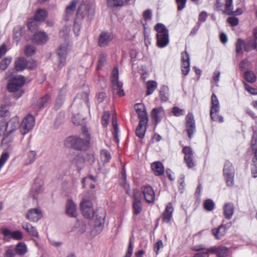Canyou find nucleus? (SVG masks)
I'll return each mask as SVG.
<instances>
[{
  "label": "nucleus",
  "instance_id": "obj_1",
  "mask_svg": "<svg viewBox=\"0 0 257 257\" xmlns=\"http://www.w3.org/2000/svg\"><path fill=\"white\" fill-rule=\"evenodd\" d=\"M134 108L138 115L140 121L136 130V135L140 139H143L147 130L149 121L148 114L145 106L141 103H136Z\"/></svg>",
  "mask_w": 257,
  "mask_h": 257
},
{
  "label": "nucleus",
  "instance_id": "obj_2",
  "mask_svg": "<svg viewBox=\"0 0 257 257\" xmlns=\"http://www.w3.org/2000/svg\"><path fill=\"white\" fill-rule=\"evenodd\" d=\"M83 133L84 135L87 136L85 139L75 136L69 137L65 141V146L78 151H84L87 150L89 147L90 138L86 128H83Z\"/></svg>",
  "mask_w": 257,
  "mask_h": 257
},
{
  "label": "nucleus",
  "instance_id": "obj_3",
  "mask_svg": "<svg viewBox=\"0 0 257 257\" xmlns=\"http://www.w3.org/2000/svg\"><path fill=\"white\" fill-rule=\"evenodd\" d=\"M25 83V77L20 75L13 76L9 80L7 88L10 92L14 93V97L16 98H20L24 93L22 87Z\"/></svg>",
  "mask_w": 257,
  "mask_h": 257
},
{
  "label": "nucleus",
  "instance_id": "obj_4",
  "mask_svg": "<svg viewBox=\"0 0 257 257\" xmlns=\"http://www.w3.org/2000/svg\"><path fill=\"white\" fill-rule=\"evenodd\" d=\"M220 110V105L218 99L216 95L213 93L211 96V101L210 110V115L211 119L213 121L223 122L224 121L223 117L219 115L218 113Z\"/></svg>",
  "mask_w": 257,
  "mask_h": 257
},
{
  "label": "nucleus",
  "instance_id": "obj_5",
  "mask_svg": "<svg viewBox=\"0 0 257 257\" xmlns=\"http://www.w3.org/2000/svg\"><path fill=\"white\" fill-rule=\"evenodd\" d=\"M234 167L232 163L229 160H226L224 165L223 173L228 186H232L234 184Z\"/></svg>",
  "mask_w": 257,
  "mask_h": 257
},
{
  "label": "nucleus",
  "instance_id": "obj_6",
  "mask_svg": "<svg viewBox=\"0 0 257 257\" xmlns=\"http://www.w3.org/2000/svg\"><path fill=\"white\" fill-rule=\"evenodd\" d=\"M35 119L31 114H28L23 119L20 125L21 134L25 135L32 130L34 126Z\"/></svg>",
  "mask_w": 257,
  "mask_h": 257
},
{
  "label": "nucleus",
  "instance_id": "obj_7",
  "mask_svg": "<svg viewBox=\"0 0 257 257\" xmlns=\"http://www.w3.org/2000/svg\"><path fill=\"white\" fill-rule=\"evenodd\" d=\"M251 145L253 150H255L252 158L251 173L253 177H257V131H254L251 140Z\"/></svg>",
  "mask_w": 257,
  "mask_h": 257
},
{
  "label": "nucleus",
  "instance_id": "obj_8",
  "mask_svg": "<svg viewBox=\"0 0 257 257\" xmlns=\"http://www.w3.org/2000/svg\"><path fill=\"white\" fill-rule=\"evenodd\" d=\"M80 207L83 216L88 219L94 217V211L92 202L88 199H84L81 202Z\"/></svg>",
  "mask_w": 257,
  "mask_h": 257
},
{
  "label": "nucleus",
  "instance_id": "obj_9",
  "mask_svg": "<svg viewBox=\"0 0 257 257\" xmlns=\"http://www.w3.org/2000/svg\"><path fill=\"white\" fill-rule=\"evenodd\" d=\"M186 128L189 139H191L196 131V125L193 114L189 113L186 116Z\"/></svg>",
  "mask_w": 257,
  "mask_h": 257
},
{
  "label": "nucleus",
  "instance_id": "obj_10",
  "mask_svg": "<svg viewBox=\"0 0 257 257\" xmlns=\"http://www.w3.org/2000/svg\"><path fill=\"white\" fill-rule=\"evenodd\" d=\"M42 216L41 210L39 208H36L29 209L26 215V217L31 221L37 222Z\"/></svg>",
  "mask_w": 257,
  "mask_h": 257
},
{
  "label": "nucleus",
  "instance_id": "obj_11",
  "mask_svg": "<svg viewBox=\"0 0 257 257\" xmlns=\"http://www.w3.org/2000/svg\"><path fill=\"white\" fill-rule=\"evenodd\" d=\"M43 183L39 179L35 180L34 183L32 185L31 190V194L32 195L34 200H37L38 196L43 191Z\"/></svg>",
  "mask_w": 257,
  "mask_h": 257
},
{
  "label": "nucleus",
  "instance_id": "obj_12",
  "mask_svg": "<svg viewBox=\"0 0 257 257\" xmlns=\"http://www.w3.org/2000/svg\"><path fill=\"white\" fill-rule=\"evenodd\" d=\"M142 190L146 201L149 203H153L155 194L153 188L149 185L144 186L142 187Z\"/></svg>",
  "mask_w": 257,
  "mask_h": 257
},
{
  "label": "nucleus",
  "instance_id": "obj_13",
  "mask_svg": "<svg viewBox=\"0 0 257 257\" xmlns=\"http://www.w3.org/2000/svg\"><path fill=\"white\" fill-rule=\"evenodd\" d=\"M185 154L184 160L189 168H191L194 166V163L193 160V152L192 148L190 147L185 146L182 150Z\"/></svg>",
  "mask_w": 257,
  "mask_h": 257
},
{
  "label": "nucleus",
  "instance_id": "obj_14",
  "mask_svg": "<svg viewBox=\"0 0 257 257\" xmlns=\"http://www.w3.org/2000/svg\"><path fill=\"white\" fill-rule=\"evenodd\" d=\"M106 216L105 210L102 208L97 209L94 212L95 218V225L102 228L105 222Z\"/></svg>",
  "mask_w": 257,
  "mask_h": 257
},
{
  "label": "nucleus",
  "instance_id": "obj_15",
  "mask_svg": "<svg viewBox=\"0 0 257 257\" xmlns=\"http://www.w3.org/2000/svg\"><path fill=\"white\" fill-rule=\"evenodd\" d=\"M57 54L59 61L58 66L60 68H62L66 63V58L67 55V47L65 45L60 46L57 50Z\"/></svg>",
  "mask_w": 257,
  "mask_h": 257
},
{
  "label": "nucleus",
  "instance_id": "obj_16",
  "mask_svg": "<svg viewBox=\"0 0 257 257\" xmlns=\"http://www.w3.org/2000/svg\"><path fill=\"white\" fill-rule=\"evenodd\" d=\"M182 72L184 75H187L190 71V57L186 51L181 53Z\"/></svg>",
  "mask_w": 257,
  "mask_h": 257
},
{
  "label": "nucleus",
  "instance_id": "obj_17",
  "mask_svg": "<svg viewBox=\"0 0 257 257\" xmlns=\"http://www.w3.org/2000/svg\"><path fill=\"white\" fill-rule=\"evenodd\" d=\"M48 39V35L45 32L38 31L34 33L32 41L33 43L37 45H43L47 42Z\"/></svg>",
  "mask_w": 257,
  "mask_h": 257
},
{
  "label": "nucleus",
  "instance_id": "obj_18",
  "mask_svg": "<svg viewBox=\"0 0 257 257\" xmlns=\"http://www.w3.org/2000/svg\"><path fill=\"white\" fill-rule=\"evenodd\" d=\"M165 115V112L162 107L154 108L151 111V117L157 125Z\"/></svg>",
  "mask_w": 257,
  "mask_h": 257
},
{
  "label": "nucleus",
  "instance_id": "obj_19",
  "mask_svg": "<svg viewBox=\"0 0 257 257\" xmlns=\"http://www.w3.org/2000/svg\"><path fill=\"white\" fill-rule=\"evenodd\" d=\"M113 39L112 36L108 32H101L99 36L98 45L101 47L107 46Z\"/></svg>",
  "mask_w": 257,
  "mask_h": 257
},
{
  "label": "nucleus",
  "instance_id": "obj_20",
  "mask_svg": "<svg viewBox=\"0 0 257 257\" xmlns=\"http://www.w3.org/2000/svg\"><path fill=\"white\" fill-rule=\"evenodd\" d=\"M20 125L19 117L17 116L13 117L7 123L6 131L7 133H12L18 127H20Z\"/></svg>",
  "mask_w": 257,
  "mask_h": 257
},
{
  "label": "nucleus",
  "instance_id": "obj_21",
  "mask_svg": "<svg viewBox=\"0 0 257 257\" xmlns=\"http://www.w3.org/2000/svg\"><path fill=\"white\" fill-rule=\"evenodd\" d=\"M224 12L228 15H239L242 13V10L240 8H237L235 11H233L232 0H225Z\"/></svg>",
  "mask_w": 257,
  "mask_h": 257
},
{
  "label": "nucleus",
  "instance_id": "obj_22",
  "mask_svg": "<svg viewBox=\"0 0 257 257\" xmlns=\"http://www.w3.org/2000/svg\"><path fill=\"white\" fill-rule=\"evenodd\" d=\"M50 100L51 96L49 93H46L41 97L35 104L36 106L38 108L37 111L46 107L48 105Z\"/></svg>",
  "mask_w": 257,
  "mask_h": 257
},
{
  "label": "nucleus",
  "instance_id": "obj_23",
  "mask_svg": "<svg viewBox=\"0 0 257 257\" xmlns=\"http://www.w3.org/2000/svg\"><path fill=\"white\" fill-rule=\"evenodd\" d=\"M66 214L69 217H75L77 216L76 205L71 200H68L66 205Z\"/></svg>",
  "mask_w": 257,
  "mask_h": 257
},
{
  "label": "nucleus",
  "instance_id": "obj_24",
  "mask_svg": "<svg viewBox=\"0 0 257 257\" xmlns=\"http://www.w3.org/2000/svg\"><path fill=\"white\" fill-rule=\"evenodd\" d=\"M174 208L171 203H169L165 208V209L162 214L163 222L168 223H169L172 217V213Z\"/></svg>",
  "mask_w": 257,
  "mask_h": 257
},
{
  "label": "nucleus",
  "instance_id": "obj_25",
  "mask_svg": "<svg viewBox=\"0 0 257 257\" xmlns=\"http://www.w3.org/2000/svg\"><path fill=\"white\" fill-rule=\"evenodd\" d=\"M157 45L159 48H164L169 43V33L165 34H157Z\"/></svg>",
  "mask_w": 257,
  "mask_h": 257
},
{
  "label": "nucleus",
  "instance_id": "obj_26",
  "mask_svg": "<svg viewBox=\"0 0 257 257\" xmlns=\"http://www.w3.org/2000/svg\"><path fill=\"white\" fill-rule=\"evenodd\" d=\"M133 213L135 215L139 214L142 210L141 199L136 194L133 196Z\"/></svg>",
  "mask_w": 257,
  "mask_h": 257
},
{
  "label": "nucleus",
  "instance_id": "obj_27",
  "mask_svg": "<svg viewBox=\"0 0 257 257\" xmlns=\"http://www.w3.org/2000/svg\"><path fill=\"white\" fill-rule=\"evenodd\" d=\"M208 252L216 254L218 257H225L228 254V248L225 246L211 247L208 249Z\"/></svg>",
  "mask_w": 257,
  "mask_h": 257
},
{
  "label": "nucleus",
  "instance_id": "obj_28",
  "mask_svg": "<svg viewBox=\"0 0 257 257\" xmlns=\"http://www.w3.org/2000/svg\"><path fill=\"white\" fill-rule=\"evenodd\" d=\"M111 88L113 95L117 94L119 96H123L125 93L122 89L123 83L122 82H111Z\"/></svg>",
  "mask_w": 257,
  "mask_h": 257
},
{
  "label": "nucleus",
  "instance_id": "obj_29",
  "mask_svg": "<svg viewBox=\"0 0 257 257\" xmlns=\"http://www.w3.org/2000/svg\"><path fill=\"white\" fill-rule=\"evenodd\" d=\"M14 67L17 71H23L27 67V59L24 57H20L15 60Z\"/></svg>",
  "mask_w": 257,
  "mask_h": 257
},
{
  "label": "nucleus",
  "instance_id": "obj_30",
  "mask_svg": "<svg viewBox=\"0 0 257 257\" xmlns=\"http://www.w3.org/2000/svg\"><path fill=\"white\" fill-rule=\"evenodd\" d=\"M234 205L232 203H226L223 207V214L225 217L227 219L231 218L234 213Z\"/></svg>",
  "mask_w": 257,
  "mask_h": 257
},
{
  "label": "nucleus",
  "instance_id": "obj_31",
  "mask_svg": "<svg viewBox=\"0 0 257 257\" xmlns=\"http://www.w3.org/2000/svg\"><path fill=\"white\" fill-rule=\"evenodd\" d=\"M151 168L156 176H160L164 173V167L163 164L159 161L154 162L151 165Z\"/></svg>",
  "mask_w": 257,
  "mask_h": 257
},
{
  "label": "nucleus",
  "instance_id": "obj_32",
  "mask_svg": "<svg viewBox=\"0 0 257 257\" xmlns=\"http://www.w3.org/2000/svg\"><path fill=\"white\" fill-rule=\"evenodd\" d=\"M22 226L23 228L26 230V231L30 235L36 237H39V233L37 229L30 223L28 222H23L22 224Z\"/></svg>",
  "mask_w": 257,
  "mask_h": 257
},
{
  "label": "nucleus",
  "instance_id": "obj_33",
  "mask_svg": "<svg viewBox=\"0 0 257 257\" xmlns=\"http://www.w3.org/2000/svg\"><path fill=\"white\" fill-rule=\"evenodd\" d=\"M40 23L38 21L35 20L34 18H30L27 23V27L30 31L32 33H36L38 30Z\"/></svg>",
  "mask_w": 257,
  "mask_h": 257
},
{
  "label": "nucleus",
  "instance_id": "obj_34",
  "mask_svg": "<svg viewBox=\"0 0 257 257\" xmlns=\"http://www.w3.org/2000/svg\"><path fill=\"white\" fill-rule=\"evenodd\" d=\"M47 17V13L44 9H38L35 13L34 17L35 20L39 22L44 21Z\"/></svg>",
  "mask_w": 257,
  "mask_h": 257
},
{
  "label": "nucleus",
  "instance_id": "obj_35",
  "mask_svg": "<svg viewBox=\"0 0 257 257\" xmlns=\"http://www.w3.org/2000/svg\"><path fill=\"white\" fill-rule=\"evenodd\" d=\"M22 27L20 25L16 26L14 28L13 38L14 40L16 42L17 44H18L21 39L22 35Z\"/></svg>",
  "mask_w": 257,
  "mask_h": 257
},
{
  "label": "nucleus",
  "instance_id": "obj_36",
  "mask_svg": "<svg viewBox=\"0 0 257 257\" xmlns=\"http://www.w3.org/2000/svg\"><path fill=\"white\" fill-rule=\"evenodd\" d=\"M77 15H80L82 18L89 17V9L87 6L85 5H81L78 8Z\"/></svg>",
  "mask_w": 257,
  "mask_h": 257
},
{
  "label": "nucleus",
  "instance_id": "obj_37",
  "mask_svg": "<svg viewBox=\"0 0 257 257\" xmlns=\"http://www.w3.org/2000/svg\"><path fill=\"white\" fill-rule=\"evenodd\" d=\"M15 251L19 255H24L27 251L26 244L23 242H19L16 246Z\"/></svg>",
  "mask_w": 257,
  "mask_h": 257
},
{
  "label": "nucleus",
  "instance_id": "obj_38",
  "mask_svg": "<svg viewBox=\"0 0 257 257\" xmlns=\"http://www.w3.org/2000/svg\"><path fill=\"white\" fill-rule=\"evenodd\" d=\"M169 88L165 85H163L160 90V96L162 102H166L169 99Z\"/></svg>",
  "mask_w": 257,
  "mask_h": 257
},
{
  "label": "nucleus",
  "instance_id": "obj_39",
  "mask_svg": "<svg viewBox=\"0 0 257 257\" xmlns=\"http://www.w3.org/2000/svg\"><path fill=\"white\" fill-rule=\"evenodd\" d=\"M65 92L66 90L64 88H62L59 92V94L56 100L55 107H56L57 109L60 108L61 105L62 104V103L64 100Z\"/></svg>",
  "mask_w": 257,
  "mask_h": 257
},
{
  "label": "nucleus",
  "instance_id": "obj_40",
  "mask_svg": "<svg viewBox=\"0 0 257 257\" xmlns=\"http://www.w3.org/2000/svg\"><path fill=\"white\" fill-rule=\"evenodd\" d=\"M12 133H7V134L4 137L1 142V145L3 146H5L6 148L9 147L13 140V137L12 136Z\"/></svg>",
  "mask_w": 257,
  "mask_h": 257
},
{
  "label": "nucleus",
  "instance_id": "obj_41",
  "mask_svg": "<svg viewBox=\"0 0 257 257\" xmlns=\"http://www.w3.org/2000/svg\"><path fill=\"white\" fill-rule=\"evenodd\" d=\"M157 83L155 81H149L147 83V95L152 94L157 87Z\"/></svg>",
  "mask_w": 257,
  "mask_h": 257
},
{
  "label": "nucleus",
  "instance_id": "obj_42",
  "mask_svg": "<svg viewBox=\"0 0 257 257\" xmlns=\"http://www.w3.org/2000/svg\"><path fill=\"white\" fill-rule=\"evenodd\" d=\"M244 78L248 82L253 83L256 79V76L252 71H246L244 73Z\"/></svg>",
  "mask_w": 257,
  "mask_h": 257
},
{
  "label": "nucleus",
  "instance_id": "obj_43",
  "mask_svg": "<svg viewBox=\"0 0 257 257\" xmlns=\"http://www.w3.org/2000/svg\"><path fill=\"white\" fill-rule=\"evenodd\" d=\"M100 157L101 160L104 164L108 163L111 158L110 153L108 151L105 149L101 150Z\"/></svg>",
  "mask_w": 257,
  "mask_h": 257
},
{
  "label": "nucleus",
  "instance_id": "obj_44",
  "mask_svg": "<svg viewBox=\"0 0 257 257\" xmlns=\"http://www.w3.org/2000/svg\"><path fill=\"white\" fill-rule=\"evenodd\" d=\"M154 28L157 32V34H165L169 33L168 30L163 24L158 23L156 25Z\"/></svg>",
  "mask_w": 257,
  "mask_h": 257
},
{
  "label": "nucleus",
  "instance_id": "obj_45",
  "mask_svg": "<svg viewBox=\"0 0 257 257\" xmlns=\"http://www.w3.org/2000/svg\"><path fill=\"white\" fill-rule=\"evenodd\" d=\"M106 55L104 53H101L99 55L98 63L96 67V69L99 70L104 65L105 62L106 61Z\"/></svg>",
  "mask_w": 257,
  "mask_h": 257
},
{
  "label": "nucleus",
  "instance_id": "obj_46",
  "mask_svg": "<svg viewBox=\"0 0 257 257\" xmlns=\"http://www.w3.org/2000/svg\"><path fill=\"white\" fill-rule=\"evenodd\" d=\"M12 61V58L8 57L4 58L0 62V69L2 70H5L11 63Z\"/></svg>",
  "mask_w": 257,
  "mask_h": 257
},
{
  "label": "nucleus",
  "instance_id": "obj_47",
  "mask_svg": "<svg viewBox=\"0 0 257 257\" xmlns=\"http://www.w3.org/2000/svg\"><path fill=\"white\" fill-rule=\"evenodd\" d=\"M77 2L76 0H73L71 1L70 5L68 6L66 8L65 12L67 15H72L74 12Z\"/></svg>",
  "mask_w": 257,
  "mask_h": 257
},
{
  "label": "nucleus",
  "instance_id": "obj_48",
  "mask_svg": "<svg viewBox=\"0 0 257 257\" xmlns=\"http://www.w3.org/2000/svg\"><path fill=\"white\" fill-rule=\"evenodd\" d=\"M215 204L212 200L210 199H206L204 202V208L208 211L213 210L214 208Z\"/></svg>",
  "mask_w": 257,
  "mask_h": 257
},
{
  "label": "nucleus",
  "instance_id": "obj_49",
  "mask_svg": "<svg viewBox=\"0 0 257 257\" xmlns=\"http://www.w3.org/2000/svg\"><path fill=\"white\" fill-rule=\"evenodd\" d=\"M36 49L35 47L31 45H27L25 49V54L30 57L32 56L35 53Z\"/></svg>",
  "mask_w": 257,
  "mask_h": 257
},
{
  "label": "nucleus",
  "instance_id": "obj_50",
  "mask_svg": "<svg viewBox=\"0 0 257 257\" xmlns=\"http://www.w3.org/2000/svg\"><path fill=\"white\" fill-rule=\"evenodd\" d=\"M123 3V0H107L108 6L111 8L121 6H122Z\"/></svg>",
  "mask_w": 257,
  "mask_h": 257
},
{
  "label": "nucleus",
  "instance_id": "obj_51",
  "mask_svg": "<svg viewBox=\"0 0 257 257\" xmlns=\"http://www.w3.org/2000/svg\"><path fill=\"white\" fill-rule=\"evenodd\" d=\"M172 112L175 116H180L184 115L185 111L184 109H180L178 107L174 106L172 109Z\"/></svg>",
  "mask_w": 257,
  "mask_h": 257
},
{
  "label": "nucleus",
  "instance_id": "obj_52",
  "mask_svg": "<svg viewBox=\"0 0 257 257\" xmlns=\"http://www.w3.org/2000/svg\"><path fill=\"white\" fill-rule=\"evenodd\" d=\"M110 117V114L108 111H105L103 112L102 116V124L104 126H106L108 123Z\"/></svg>",
  "mask_w": 257,
  "mask_h": 257
},
{
  "label": "nucleus",
  "instance_id": "obj_53",
  "mask_svg": "<svg viewBox=\"0 0 257 257\" xmlns=\"http://www.w3.org/2000/svg\"><path fill=\"white\" fill-rule=\"evenodd\" d=\"M27 156L29 161V164H31L36 160L37 153L35 151H30L28 152Z\"/></svg>",
  "mask_w": 257,
  "mask_h": 257
},
{
  "label": "nucleus",
  "instance_id": "obj_54",
  "mask_svg": "<svg viewBox=\"0 0 257 257\" xmlns=\"http://www.w3.org/2000/svg\"><path fill=\"white\" fill-rule=\"evenodd\" d=\"M27 63H28V64H27L26 68L29 70H34L37 66V63L36 61H35L33 59H30L29 60H27Z\"/></svg>",
  "mask_w": 257,
  "mask_h": 257
},
{
  "label": "nucleus",
  "instance_id": "obj_55",
  "mask_svg": "<svg viewBox=\"0 0 257 257\" xmlns=\"http://www.w3.org/2000/svg\"><path fill=\"white\" fill-rule=\"evenodd\" d=\"M76 165L77 168H81L84 163V158L82 155H77L75 158Z\"/></svg>",
  "mask_w": 257,
  "mask_h": 257
},
{
  "label": "nucleus",
  "instance_id": "obj_56",
  "mask_svg": "<svg viewBox=\"0 0 257 257\" xmlns=\"http://www.w3.org/2000/svg\"><path fill=\"white\" fill-rule=\"evenodd\" d=\"M111 82H120L118 80V69L116 67L113 68L112 72Z\"/></svg>",
  "mask_w": 257,
  "mask_h": 257
},
{
  "label": "nucleus",
  "instance_id": "obj_57",
  "mask_svg": "<svg viewBox=\"0 0 257 257\" xmlns=\"http://www.w3.org/2000/svg\"><path fill=\"white\" fill-rule=\"evenodd\" d=\"M11 237L15 239L21 240L23 238V234L19 230L13 231L12 232Z\"/></svg>",
  "mask_w": 257,
  "mask_h": 257
},
{
  "label": "nucleus",
  "instance_id": "obj_58",
  "mask_svg": "<svg viewBox=\"0 0 257 257\" xmlns=\"http://www.w3.org/2000/svg\"><path fill=\"white\" fill-rule=\"evenodd\" d=\"M211 232L217 239H220L223 237L222 234H221L220 230H219V227L217 228L212 229Z\"/></svg>",
  "mask_w": 257,
  "mask_h": 257
},
{
  "label": "nucleus",
  "instance_id": "obj_59",
  "mask_svg": "<svg viewBox=\"0 0 257 257\" xmlns=\"http://www.w3.org/2000/svg\"><path fill=\"white\" fill-rule=\"evenodd\" d=\"M163 242L161 240H159L154 245V251L156 252V254H158L159 253V250L161 248H163Z\"/></svg>",
  "mask_w": 257,
  "mask_h": 257
},
{
  "label": "nucleus",
  "instance_id": "obj_60",
  "mask_svg": "<svg viewBox=\"0 0 257 257\" xmlns=\"http://www.w3.org/2000/svg\"><path fill=\"white\" fill-rule=\"evenodd\" d=\"M244 87L245 90L248 92L249 93L253 94V95H256L257 94V89L250 87L248 84L246 83H244Z\"/></svg>",
  "mask_w": 257,
  "mask_h": 257
},
{
  "label": "nucleus",
  "instance_id": "obj_61",
  "mask_svg": "<svg viewBox=\"0 0 257 257\" xmlns=\"http://www.w3.org/2000/svg\"><path fill=\"white\" fill-rule=\"evenodd\" d=\"M227 21L232 26H235L238 24V19L235 17H230L228 18Z\"/></svg>",
  "mask_w": 257,
  "mask_h": 257
},
{
  "label": "nucleus",
  "instance_id": "obj_62",
  "mask_svg": "<svg viewBox=\"0 0 257 257\" xmlns=\"http://www.w3.org/2000/svg\"><path fill=\"white\" fill-rule=\"evenodd\" d=\"M244 44V42L240 39H238L236 43V52L238 54L241 52L242 46Z\"/></svg>",
  "mask_w": 257,
  "mask_h": 257
},
{
  "label": "nucleus",
  "instance_id": "obj_63",
  "mask_svg": "<svg viewBox=\"0 0 257 257\" xmlns=\"http://www.w3.org/2000/svg\"><path fill=\"white\" fill-rule=\"evenodd\" d=\"M152 17V11L150 9L146 10L143 13V18L145 21L151 20Z\"/></svg>",
  "mask_w": 257,
  "mask_h": 257
},
{
  "label": "nucleus",
  "instance_id": "obj_64",
  "mask_svg": "<svg viewBox=\"0 0 257 257\" xmlns=\"http://www.w3.org/2000/svg\"><path fill=\"white\" fill-rule=\"evenodd\" d=\"M254 36L255 40L250 41L249 44L251 45L253 49L257 50V28L254 30Z\"/></svg>",
  "mask_w": 257,
  "mask_h": 257
}]
</instances>
